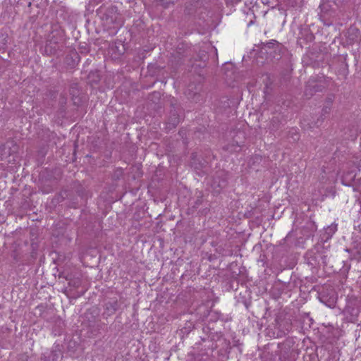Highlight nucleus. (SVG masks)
<instances>
[{"label":"nucleus","mask_w":361,"mask_h":361,"mask_svg":"<svg viewBox=\"0 0 361 361\" xmlns=\"http://www.w3.org/2000/svg\"><path fill=\"white\" fill-rule=\"evenodd\" d=\"M102 21L103 26L108 30H111V33L115 35L119 27L123 24V20L118 12L117 8L114 6H102L97 11Z\"/></svg>","instance_id":"1"},{"label":"nucleus","mask_w":361,"mask_h":361,"mask_svg":"<svg viewBox=\"0 0 361 361\" xmlns=\"http://www.w3.org/2000/svg\"><path fill=\"white\" fill-rule=\"evenodd\" d=\"M360 312V302L355 297H348L343 313L350 321L357 319Z\"/></svg>","instance_id":"2"},{"label":"nucleus","mask_w":361,"mask_h":361,"mask_svg":"<svg viewBox=\"0 0 361 361\" xmlns=\"http://www.w3.org/2000/svg\"><path fill=\"white\" fill-rule=\"evenodd\" d=\"M325 87L322 82H318L314 78H310L305 86V94L307 97H311L316 92H322Z\"/></svg>","instance_id":"3"},{"label":"nucleus","mask_w":361,"mask_h":361,"mask_svg":"<svg viewBox=\"0 0 361 361\" xmlns=\"http://www.w3.org/2000/svg\"><path fill=\"white\" fill-rule=\"evenodd\" d=\"M60 40L61 39L59 36V32H51L49 35V38L45 46L46 51H49L50 54H55L59 49Z\"/></svg>","instance_id":"4"},{"label":"nucleus","mask_w":361,"mask_h":361,"mask_svg":"<svg viewBox=\"0 0 361 361\" xmlns=\"http://www.w3.org/2000/svg\"><path fill=\"white\" fill-rule=\"evenodd\" d=\"M276 326L279 330L281 336L286 335L292 329V322L289 318L279 315L276 319Z\"/></svg>","instance_id":"5"},{"label":"nucleus","mask_w":361,"mask_h":361,"mask_svg":"<svg viewBox=\"0 0 361 361\" xmlns=\"http://www.w3.org/2000/svg\"><path fill=\"white\" fill-rule=\"evenodd\" d=\"M80 61V56L75 51H72L66 56L65 63L70 68H73L78 65Z\"/></svg>","instance_id":"6"},{"label":"nucleus","mask_w":361,"mask_h":361,"mask_svg":"<svg viewBox=\"0 0 361 361\" xmlns=\"http://www.w3.org/2000/svg\"><path fill=\"white\" fill-rule=\"evenodd\" d=\"M179 121H180V118H179L178 114L176 111H173L166 123L167 128H169V130H171V129L176 128L177 126V125L179 123Z\"/></svg>","instance_id":"7"},{"label":"nucleus","mask_w":361,"mask_h":361,"mask_svg":"<svg viewBox=\"0 0 361 361\" xmlns=\"http://www.w3.org/2000/svg\"><path fill=\"white\" fill-rule=\"evenodd\" d=\"M190 164L199 176H202L204 173V171L201 170L203 168V164L197 162V155L195 154H192Z\"/></svg>","instance_id":"8"},{"label":"nucleus","mask_w":361,"mask_h":361,"mask_svg":"<svg viewBox=\"0 0 361 361\" xmlns=\"http://www.w3.org/2000/svg\"><path fill=\"white\" fill-rule=\"evenodd\" d=\"M118 307L119 305L116 300L109 301L105 305V310L108 315L114 314Z\"/></svg>","instance_id":"9"},{"label":"nucleus","mask_w":361,"mask_h":361,"mask_svg":"<svg viewBox=\"0 0 361 361\" xmlns=\"http://www.w3.org/2000/svg\"><path fill=\"white\" fill-rule=\"evenodd\" d=\"M226 185V181L224 179H219V177L214 178L212 187L217 192H220V190L224 188Z\"/></svg>","instance_id":"10"},{"label":"nucleus","mask_w":361,"mask_h":361,"mask_svg":"<svg viewBox=\"0 0 361 361\" xmlns=\"http://www.w3.org/2000/svg\"><path fill=\"white\" fill-rule=\"evenodd\" d=\"M322 302L324 303L329 307H334L336 305V298L334 297H328L324 294H322L319 297Z\"/></svg>","instance_id":"11"},{"label":"nucleus","mask_w":361,"mask_h":361,"mask_svg":"<svg viewBox=\"0 0 361 361\" xmlns=\"http://www.w3.org/2000/svg\"><path fill=\"white\" fill-rule=\"evenodd\" d=\"M275 42H276V41H273V42H267L265 44H263V47H268V48H271L273 45L275 44Z\"/></svg>","instance_id":"12"},{"label":"nucleus","mask_w":361,"mask_h":361,"mask_svg":"<svg viewBox=\"0 0 361 361\" xmlns=\"http://www.w3.org/2000/svg\"><path fill=\"white\" fill-rule=\"evenodd\" d=\"M158 4L162 6L164 8H167L169 6V2H165L164 0H159Z\"/></svg>","instance_id":"13"},{"label":"nucleus","mask_w":361,"mask_h":361,"mask_svg":"<svg viewBox=\"0 0 361 361\" xmlns=\"http://www.w3.org/2000/svg\"><path fill=\"white\" fill-rule=\"evenodd\" d=\"M80 281L78 279L69 282L70 285H73L75 287H78L80 285Z\"/></svg>","instance_id":"14"},{"label":"nucleus","mask_w":361,"mask_h":361,"mask_svg":"<svg viewBox=\"0 0 361 361\" xmlns=\"http://www.w3.org/2000/svg\"><path fill=\"white\" fill-rule=\"evenodd\" d=\"M336 230V225H331L327 228V231H329L331 233H334Z\"/></svg>","instance_id":"15"},{"label":"nucleus","mask_w":361,"mask_h":361,"mask_svg":"<svg viewBox=\"0 0 361 361\" xmlns=\"http://www.w3.org/2000/svg\"><path fill=\"white\" fill-rule=\"evenodd\" d=\"M240 1L241 0H226V3L231 4H236Z\"/></svg>","instance_id":"16"},{"label":"nucleus","mask_w":361,"mask_h":361,"mask_svg":"<svg viewBox=\"0 0 361 361\" xmlns=\"http://www.w3.org/2000/svg\"><path fill=\"white\" fill-rule=\"evenodd\" d=\"M51 355H53V361H54L55 357H56L57 355H56V352H54V351L51 352Z\"/></svg>","instance_id":"17"},{"label":"nucleus","mask_w":361,"mask_h":361,"mask_svg":"<svg viewBox=\"0 0 361 361\" xmlns=\"http://www.w3.org/2000/svg\"><path fill=\"white\" fill-rule=\"evenodd\" d=\"M329 108L326 107L325 109H323V111H324V113L326 114H328L329 112Z\"/></svg>","instance_id":"18"}]
</instances>
